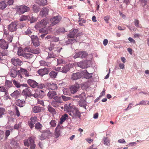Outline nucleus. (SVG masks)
<instances>
[{
	"instance_id": "f03ea898",
	"label": "nucleus",
	"mask_w": 149,
	"mask_h": 149,
	"mask_svg": "<svg viewBox=\"0 0 149 149\" xmlns=\"http://www.w3.org/2000/svg\"><path fill=\"white\" fill-rule=\"evenodd\" d=\"M15 8L16 10L17 13L19 14H22L28 12L30 10L29 7L24 5L16 6L15 7Z\"/></svg>"
},
{
	"instance_id": "f257e3e1",
	"label": "nucleus",
	"mask_w": 149,
	"mask_h": 149,
	"mask_svg": "<svg viewBox=\"0 0 149 149\" xmlns=\"http://www.w3.org/2000/svg\"><path fill=\"white\" fill-rule=\"evenodd\" d=\"M49 20L45 18L38 22L35 26V27L37 29L38 28H42L39 30V31L40 33H43L48 31L51 29V28L49 27Z\"/></svg>"
},
{
	"instance_id": "79ce46f5",
	"label": "nucleus",
	"mask_w": 149,
	"mask_h": 149,
	"mask_svg": "<svg viewBox=\"0 0 149 149\" xmlns=\"http://www.w3.org/2000/svg\"><path fill=\"white\" fill-rule=\"evenodd\" d=\"M5 84L6 86L8 88L11 87L13 86L12 83L11 81H6Z\"/></svg>"
},
{
	"instance_id": "aec40b11",
	"label": "nucleus",
	"mask_w": 149,
	"mask_h": 149,
	"mask_svg": "<svg viewBox=\"0 0 149 149\" xmlns=\"http://www.w3.org/2000/svg\"><path fill=\"white\" fill-rule=\"evenodd\" d=\"M61 127L59 125H58L56 127L55 131V136L56 138H57L60 136L61 133Z\"/></svg>"
},
{
	"instance_id": "2f4dec72",
	"label": "nucleus",
	"mask_w": 149,
	"mask_h": 149,
	"mask_svg": "<svg viewBox=\"0 0 149 149\" xmlns=\"http://www.w3.org/2000/svg\"><path fill=\"white\" fill-rule=\"evenodd\" d=\"M29 52L34 54H38L40 53V50L38 48H35L30 49Z\"/></svg>"
},
{
	"instance_id": "a18cd8bd",
	"label": "nucleus",
	"mask_w": 149,
	"mask_h": 149,
	"mask_svg": "<svg viewBox=\"0 0 149 149\" xmlns=\"http://www.w3.org/2000/svg\"><path fill=\"white\" fill-rule=\"evenodd\" d=\"M40 65L41 66H49L50 64L49 63H47L45 62L44 61H40Z\"/></svg>"
},
{
	"instance_id": "c756f323",
	"label": "nucleus",
	"mask_w": 149,
	"mask_h": 149,
	"mask_svg": "<svg viewBox=\"0 0 149 149\" xmlns=\"http://www.w3.org/2000/svg\"><path fill=\"white\" fill-rule=\"evenodd\" d=\"M20 93V92L19 91L16 90L11 93L10 95L13 97L17 98L19 95Z\"/></svg>"
},
{
	"instance_id": "13d9d810",
	"label": "nucleus",
	"mask_w": 149,
	"mask_h": 149,
	"mask_svg": "<svg viewBox=\"0 0 149 149\" xmlns=\"http://www.w3.org/2000/svg\"><path fill=\"white\" fill-rule=\"evenodd\" d=\"M42 125L39 123H37L35 125V127L36 129H39L41 128Z\"/></svg>"
},
{
	"instance_id": "39448f33",
	"label": "nucleus",
	"mask_w": 149,
	"mask_h": 149,
	"mask_svg": "<svg viewBox=\"0 0 149 149\" xmlns=\"http://www.w3.org/2000/svg\"><path fill=\"white\" fill-rule=\"evenodd\" d=\"M61 18L59 16L56 17H54L51 18L50 19L51 24L49 25V27H51L52 29V26H54L56 24L58 23L61 20Z\"/></svg>"
},
{
	"instance_id": "5fc2aeb1",
	"label": "nucleus",
	"mask_w": 149,
	"mask_h": 149,
	"mask_svg": "<svg viewBox=\"0 0 149 149\" xmlns=\"http://www.w3.org/2000/svg\"><path fill=\"white\" fill-rule=\"evenodd\" d=\"M57 63L58 64H62L65 63V62L61 58L57 59Z\"/></svg>"
},
{
	"instance_id": "ddd939ff",
	"label": "nucleus",
	"mask_w": 149,
	"mask_h": 149,
	"mask_svg": "<svg viewBox=\"0 0 149 149\" xmlns=\"http://www.w3.org/2000/svg\"><path fill=\"white\" fill-rule=\"evenodd\" d=\"M32 91V89L30 87H28L24 89L22 92V93L23 95L25 96H31Z\"/></svg>"
},
{
	"instance_id": "0eeeda50",
	"label": "nucleus",
	"mask_w": 149,
	"mask_h": 149,
	"mask_svg": "<svg viewBox=\"0 0 149 149\" xmlns=\"http://www.w3.org/2000/svg\"><path fill=\"white\" fill-rule=\"evenodd\" d=\"M88 54L86 52L81 51L79 52L78 53H76L73 56L74 58L78 57L83 58H85L88 55Z\"/></svg>"
},
{
	"instance_id": "de8ad7c7",
	"label": "nucleus",
	"mask_w": 149,
	"mask_h": 149,
	"mask_svg": "<svg viewBox=\"0 0 149 149\" xmlns=\"http://www.w3.org/2000/svg\"><path fill=\"white\" fill-rule=\"evenodd\" d=\"M21 71L22 74H24L26 77L29 76L28 72L26 69H22L21 70Z\"/></svg>"
},
{
	"instance_id": "603ef678",
	"label": "nucleus",
	"mask_w": 149,
	"mask_h": 149,
	"mask_svg": "<svg viewBox=\"0 0 149 149\" xmlns=\"http://www.w3.org/2000/svg\"><path fill=\"white\" fill-rule=\"evenodd\" d=\"M17 54L19 56L24 55V51L21 48H19L17 51Z\"/></svg>"
},
{
	"instance_id": "338daca9",
	"label": "nucleus",
	"mask_w": 149,
	"mask_h": 149,
	"mask_svg": "<svg viewBox=\"0 0 149 149\" xmlns=\"http://www.w3.org/2000/svg\"><path fill=\"white\" fill-rule=\"evenodd\" d=\"M59 40V38L55 37V36H52V40L51 42H58Z\"/></svg>"
},
{
	"instance_id": "412c9836",
	"label": "nucleus",
	"mask_w": 149,
	"mask_h": 149,
	"mask_svg": "<svg viewBox=\"0 0 149 149\" xmlns=\"http://www.w3.org/2000/svg\"><path fill=\"white\" fill-rule=\"evenodd\" d=\"M48 12L49 9L47 8L44 7L40 11V15L41 16L45 17L48 15Z\"/></svg>"
},
{
	"instance_id": "a19ab883",
	"label": "nucleus",
	"mask_w": 149,
	"mask_h": 149,
	"mask_svg": "<svg viewBox=\"0 0 149 149\" xmlns=\"http://www.w3.org/2000/svg\"><path fill=\"white\" fill-rule=\"evenodd\" d=\"M48 56L46 57L47 59H50L52 58H54L56 56V55L53 53L48 52Z\"/></svg>"
},
{
	"instance_id": "58836bf2",
	"label": "nucleus",
	"mask_w": 149,
	"mask_h": 149,
	"mask_svg": "<svg viewBox=\"0 0 149 149\" xmlns=\"http://www.w3.org/2000/svg\"><path fill=\"white\" fill-rule=\"evenodd\" d=\"M54 100L60 104L62 102L61 98V97L55 96L54 97Z\"/></svg>"
},
{
	"instance_id": "8fccbe9b",
	"label": "nucleus",
	"mask_w": 149,
	"mask_h": 149,
	"mask_svg": "<svg viewBox=\"0 0 149 149\" xmlns=\"http://www.w3.org/2000/svg\"><path fill=\"white\" fill-rule=\"evenodd\" d=\"M28 19V16L23 15L21 16L19 18V20L21 21H23Z\"/></svg>"
},
{
	"instance_id": "7c9ffc66",
	"label": "nucleus",
	"mask_w": 149,
	"mask_h": 149,
	"mask_svg": "<svg viewBox=\"0 0 149 149\" xmlns=\"http://www.w3.org/2000/svg\"><path fill=\"white\" fill-rule=\"evenodd\" d=\"M68 115L66 114H65L64 115L62 116L60 118V123L62 124L63 122L65 121V120L68 118Z\"/></svg>"
},
{
	"instance_id": "1a4fd4ad",
	"label": "nucleus",
	"mask_w": 149,
	"mask_h": 149,
	"mask_svg": "<svg viewBox=\"0 0 149 149\" xmlns=\"http://www.w3.org/2000/svg\"><path fill=\"white\" fill-rule=\"evenodd\" d=\"M18 24L17 22H13L9 24L8 26V29L11 32L15 31L17 29V26Z\"/></svg>"
},
{
	"instance_id": "a878e982",
	"label": "nucleus",
	"mask_w": 149,
	"mask_h": 149,
	"mask_svg": "<svg viewBox=\"0 0 149 149\" xmlns=\"http://www.w3.org/2000/svg\"><path fill=\"white\" fill-rule=\"evenodd\" d=\"M32 110L34 113H37L41 111V108L39 106H34Z\"/></svg>"
},
{
	"instance_id": "b1692460",
	"label": "nucleus",
	"mask_w": 149,
	"mask_h": 149,
	"mask_svg": "<svg viewBox=\"0 0 149 149\" xmlns=\"http://www.w3.org/2000/svg\"><path fill=\"white\" fill-rule=\"evenodd\" d=\"M49 71L47 69L44 68L43 69H40L38 71V74L42 76L45 74H48Z\"/></svg>"
},
{
	"instance_id": "2eb2a0df",
	"label": "nucleus",
	"mask_w": 149,
	"mask_h": 149,
	"mask_svg": "<svg viewBox=\"0 0 149 149\" xmlns=\"http://www.w3.org/2000/svg\"><path fill=\"white\" fill-rule=\"evenodd\" d=\"M8 43L4 39H0V47L3 49H7L8 47Z\"/></svg>"
},
{
	"instance_id": "dca6fc26",
	"label": "nucleus",
	"mask_w": 149,
	"mask_h": 149,
	"mask_svg": "<svg viewBox=\"0 0 149 149\" xmlns=\"http://www.w3.org/2000/svg\"><path fill=\"white\" fill-rule=\"evenodd\" d=\"M29 85L32 88H35L38 86V83L35 81L31 79H29L27 81Z\"/></svg>"
},
{
	"instance_id": "f3484780",
	"label": "nucleus",
	"mask_w": 149,
	"mask_h": 149,
	"mask_svg": "<svg viewBox=\"0 0 149 149\" xmlns=\"http://www.w3.org/2000/svg\"><path fill=\"white\" fill-rule=\"evenodd\" d=\"M11 62L12 64L15 66L21 65L22 63V61L18 58H13L11 59Z\"/></svg>"
},
{
	"instance_id": "e433bc0d",
	"label": "nucleus",
	"mask_w": 149,
	"mask_h": 149,
	"mask_svg": "<svg viewBox=\"0 0 149 149\" xmlns=\"http://www.w3.org/2000/svg\"><path fill=\"white\" fill-rule=\"evenodd\" d=\"M79 106L81 107L84 108L85 109H86V105H87V104L86 101L85 100H81L79 102Z\"/></svg>"
},
{
	"instance_id": "bb28decb",
	"label": "nucleus",
	"mask_w": 149,
	"mask_h": 149,
	"mask_svg": "<svg viewBox=\"0 0 149 149\" xmlns=\"http://www.w3.org/2000/svg\"><path fill=\"white\" fill-rule=\"evenodd\" d=\"M56 94V93L55 91H49L47 93V95L50 99L53 98L54 99V97Z\"/></svg>"
},
{
	"instance_id": "37998d69",
	"label": "nucleus",
	"mask_w": 149,
	"mask_h": 149,
	"mask_svg": "<svg viewBox=\"0 0 149 149\" xmlns=\"http://www.w3.org/2000/svg\"><path fill=\"white\" fill-rule=\"evenodd\" d=\"M48 110L49 112L52 114H55L56 113V111L55 109L52 107L48 106L47 107Z\"/></svg>"
},
{
	"instance_id": "774afa93",
	"label": "nucleus",
	"mask_w": 149,
	"mask_h": 149,
	"mask_svg": "<svg viewBox=\"0 0 149 149\" xmlns=\"http://www.w3.org/2000/svg\"><path fill=\"white\" fill-rule=\"evenodd\" d=\"M30 23H33L37 20V19L34 17L32 16L31 18H30Z\"/></svg>"
},
{
	"instance_id": "4c0bfd02",
	"label": "nucleus",
	"mask_w": 149,
	"mask_h": 149,
	"mask_svg": "<svg viewBox=\"0 0 149 149\" xmlns=\"http://www.w3.org/2000/svg\"><path fill=\"white\" fill-rule=\"evenodd\" d=\"M63 94L64 95H70L71 93L70 89H68V88H64L63 90Z\"/></svg>"
},
{
	"instance_id": "69168bd1",
	"label": "nucleus",
	"mask_w": 149,
	"mask_h": 149,
	"mask_svg": "<svg viewBox=\"0 0 149 149\" xmlns=\"http://www.w3.org/2000/svg\"><path fill=\"white\" fill-rule=\"evenodd\" d=\"M61 97H62L63 100L65 101H68L70 100V97H67L63 95L61 96Z\"/></svg>"
},
{
	"instance_id": "cd10ccee",
	"label": "nucleus",
	"mask_w": 149,
	"mask_h": 149,
	"mask_svg": "<svg viewBox=\"0 0 149 149\" xmlns=\"http://www.w3.org/2000/svg\"><path fill=\"white\" fill-rule=\"evenodd\" d=\"M25 101L24 100H17L16 102V105L20 107H23L25 104Z\"/></svg>"
},
{
	"instance_id": "6e6552de",
	"label": "nucleus",
	"mask_w": 149,
	"mask_h": 149,
	"mask_svg": "<svg viewBox=\"0 0 149 149\" xmlns=\"http://www.w3.org/2000/svg\"><path fill=\"white\" fill-rule=\"evenodd\" d=\"M69 115L71 116L73 118H76L77 117L80 118L81 115L80 113L78 110L75 108L71 111V113H69Z\"/></svg>"
},
{
	"instance_id": "052dcab7",
	"label": "nucleus",
	"mask_w": 149,
	"mask_h": 149,
	"mask_svg": "<svg viewBox=\"0 0 149 149\" xmlns=\"http://www.w3.org/2000/svg\"><path fill=\"white\" fill-rule=\"evenodd\" d=\"M10 134V131L9 130H7L6 131L5 133V139H7L8 137L9 136Z\"/></svg>"
},
{
	"instance_id": "864d4df0",
	"label": "nucleus",
	"mask_w": 149,
	"mask_h": 149,
	"mask_svg": "<svg viewBox=\"0 0 149 149\" xmlns=\"http://www.w3.org/2000/svg\"><path fill=\"white\" fill-rule=\"evenodd\" d=\"M60 104V103L57 102L54 100L52 101L51 102L52 105L54 107H58L59 105Z\"/></svg>"
},
{
	"instance_id": "e2e57ef3",
	"label": "nucleus",
	"mask_w": 149,
	"mask_h": 149,
	"mask_svg": "<svg viewBox=\"0 0 149 149\" xmlns=\"http://www.w3.org/2000/svg\"><path fill=\"white\" fill-rule=\"evenodd\" d=\"M39 96L40 97H43L45 95V93L43 91L40 90L39 91Z\"/></svg>"
},
{
	"instance_id": "4468645a",
	"label": "nucleus",
	"mask_w": 149,
	"mask_h": 149,
	"mask_svg": "<svg viewBox=\"0 0 149 149\" xmlns=\"http://www.w3.org/2000/svg\"><path fill=\"white\" fill-rule=\"evenodd\" d=\"M32 42L35 46H38L39 45L38 39L37 36L33 35L31 37Z\"/></svg>"
},
{
	"instance_id": "9d476101",
	"label": "nucleus",
	"mask_w": 149,
	"mask_h": 149,
	"mask_svg": "<svg viewBox=\"0 0 149 149\" xmlns=\"http://www.w3.org/2000/svg\"><path fill=\"white\" fill-rule=\"evenodd\" d=\"M75 107L71 103L69 104H66L64 106V111L68 112L69 113H71L72 111L75 108Z\"/></svg>"
},
{
	"instance_id": "473e14b6",
	"label": "nucleus",
	"mask_w": 149,
	"mask_h": 149,
	"mask_svg": "<svg viewBox=\"0 0 149 149\" xmlns=\"http://www.w3.org/2000/svg\"><path fill=\"white\" fill-rule=\"evenodd\" d=\"M10 74L11 77L15 78L17 75V71L13 69L11 70L10 72Z\"/></svg>"
},
{
	"instance_id": "c85d7f7f",
	"label": "nucleus",
	"mask_w": 149,
	"mask_h": 149,
	"mask_svg": "<svg viewBox=\"0 0 149 149\" xmlns=\"http://www.w3.org/2000/svg\"><path fill=\"white\" fill-rule=\"evenodd\" d=\"M8 6L6 1H3L0 2V9H3Z\"/></svg>"
},
{
	"instance_id": "a211bd4d",
	"label": "nucleus",
	"mask_w": 149,
	"mask_h": 149,
	"mask_svg": "<svg viewBox=\"0 0 149 149\" xmlns=\"http://www.w3.org/2000/svg\"><path fill=\"white\" fill-rule=\"evenodd\" d=\"M81 74L79 72L73 73L71 75V79L72 80H76L81 78Z\"/></svg>"
},
{
	"instance_id": "7ed1b4c3",
	"label": "nucleus",
	"mask_w": 149,
	"mask_h": 149,
	"mask_svg": "<svg viewBox=\"0 0 149 149\" xmlns=\"http://www.w3.org/2000/svg\"><path fill=\"white\" fill-rule=\"evenodd\" d=\"M24 145L28 147L30 146V149H35L36 145L34 144V141L33 139L30 137L28 139L24 141Z\"/></svg>"
},
{
	"instance_id": "423d86ee",
	"label": "nucleus",
	"mask_w": 149,
	"mask_h": 149,
	"mask_svg": "<svg viewBox=\"0 0 149 149\" xmlns=\"http://www.w3.org/2000/svg\"><path fill=\"white\" fill-rule=\"evenodd\" d=\"M90 63V61H84L78 62L77 63V65L78 67L84 69L87 68L89 66V63Z\"/></svg>"
},
{
	"instance_id": "20e7f679",
	"label": "nucleus",
	"mask_w": 149,
	"mask_h": 149,
	"mask_svg": "<svg viewBox=\"0 0 149 149\" xmlns=\"http://www.w3.org/2000/svg\"><path fill=\"white\" fill-rule=\"evenodd\" d=\"M52 136V133L49 130H45L39 136V139L40 140H44L46 138H49Z\"/></svg>"
},
{
	"instance_id": "bf43d9fd",
	"label": "nucleus",
	"mask_w": 149,
	"mask_h": 149,
	"mask_svg": "<svg viewBox=\"0 0 149 149\" xmlns=\"http://www.w3.org/2000/svg\"><path fill=\"white\" fill-rule=\"evenodd\" d=\"M32 33V31L30 28H28L25 32V33L26 35L31 34Z\"/></svg>"
},
{
	"instance_id": "09e8293b",
	"label": "nucleus",
	"mask_w": 149,
	"mask_h": 149,
	"mask_svg": "<svg viewBox=\"0 0 149 149\" xmlns=\"http://www.w3.org/2000/svg\"><path fill=\"white\" fill-rule=\"evenodd\" d=\"M40 8L38 6L35 5H34L33 6V10L35 12L37 13L40 10Z\"/></svg>"
},
{
	"instance_id": "c9c22d12",
	"label": "nucleus",
	"mask_w": 149,
	"mask_h": 149,
	"mask_svg": "<svg viewBox=\"0 0 149 149\" xmlns=\"http://www.w3.org/2000/svg\"><path fill=\"white\" fill-rule=\"evenodd\" d=\"M6 113L5 109L3 107H0V118L3 117V116Z\"/></svg>"
},
{
	"instance_id": "f8f14e48",
	"label": "nucleus",
	"mask_w": 149,
	"mask_h": 149,
	"mask_svg": "<svg viewBox=\"0 0 149 149\" xmlns=\"http://www.w3.org/2000/svg\"><path fill=\"white\" fill-rule=\"evenodd\" d=\"M80 86L79 84H76L72 85L69 87L70 92L72 94H74L76 93L78 91Z\"/></svg>"
},
{
	"instance_id": "393cba45",
	"label": "nucleus",
	"mask_w": 149,
	"mask_h": 149,
	"mask_svg": "<svg viewBox=\"0 0 149 149\" xmlns=\"http://www.w3.org/2000/svg\"><path fill=\"white\" fill-rule=\"evenodd\" d=\"M23 56L28 60H30L33 61L34 60L33 55L30 53H25L24 54Z\"/></svg>"
},
{
	"instance_id": "0e129e2a",
	"label": "nucleus",
	"mask_w": 149,
	"mask_h": 149,
	"mask_svg": "<svg viewBox=\"0 0 149 149\" xmlns=\"http://www.w3.org/2000/svg\"><path fill=\"white\" fill-rule=\"evenodd\" d=\"M15 110L16 115L17 116L19 117L20 116V112L19 111L18 107L16 106H15Z\"/></svg>"
},
{
	"instance_id": "5701e85b",
	"label": "nucleus",
	"mask_w": 149,
	"mask_h": 149,
	"mask_svg": "<svg viewBox=\"0 0 149 149\" xmlns=\"http://www.w3.org/2000/svg\"><path fill=\"white\" fill-rule=\"evenodd\" d=\"M61 72L64 73H66L70 69L69 64H66L63 66L61 68Z\"/></svg>"
},
{
	"instance_id": "72a5a7b5",
	"label": "nucleus",
	"mask_w": 149,
	"mask_h": 149,
	"mask_svg": "<svg viewBox=\"0 0 149 149\" xmlns=\"http://www.w3.org/2000/svg\"><path fill=\"white\" fill-rule=\"evenodd\" d=\"M37 3L42 6H44L47 4L46 0H38L37 1Z\"/></svg>"
},
{
	"instance_id": "4be33fe9",
	"label": "nucleus",
	"mask_w": 149,
	"mask_h": 149,
	"mask_svg": "<svg viewBox=\"0 0 149 149\" xmlns=\"http://www.w3.org/2000/svg\"><path fill=\"white\" fill-rule=\"evenodd\" d=\"M47 86L49 89L52 90H56L58 88L57 84L53 83H47Z\"/></svg>"
},
{
	"instance_id": "4d7b16f0",
	"label": "nucleus",
	"mask_w": 149,
	"mask_h": 149,
	"mask_svg": "<svg viewBox=\"0 0 149 149\" xmlns=\"http://www.w3.org/2000/svg\"><path fill=\"white\" fill-rule=\"evenodd\" d=\"M77 41L75 39H70L68 40L67 42L68 44H72Z\"/></svg>"
},
{
	"instance_id": "c03bdc74",
	"label": "nucleus",
	"mask_w": 149,
	"mask_h": 149,
	"mask_svg": "<svg viewBox=\"0 0 149 149\" xmlns=\"http://www.w3.org/2000/svg\"><path fill=\"white\" fill-rule=\"evenodd\" d=\"M57 74V73L54 71H52L50 72L49 75L51 77L54 78L56 77Z\"/></svg>"
},
{
	"instance_id": "9b49d317",
	"label": "nucleus",
	"mask_w": 149,
	"mask_h": 149,
	"mask_svg": "<svg viewBox=\"0 0 149 149\" xmlns=\"http://www.w3.org/2000/svg\"><path fill=\"white\" fill-rule=\"evenodd\" d=\"M78 32V30L74 29L70 31L68 35V37L70 38H73L75 37H78L80 35V33L77 34Z\"/></svg>"
},
{
	"instance_id": "49530a36",
	"label": "nucleus",
	"mask_w": 149,
	"mask_h": 149,
	"mask_svg": "<svg viewBox=\"0 0 149 149\" xmlns=\"http://www.w3.org/2000/svg\"><path fill=\"white\" fill-rule=\"evenodd\" d=\"M79 96V99L80 100H85L84 99L86 98L85 93L84 92H83L80 94Z\"/></svg>"
},
{
	"instance_id": "f704fd0d",
	"label": "nucleus",
	"mask_w": 149,
	"mask_h": 149,
	"mask_svg": "<svg viewBox=\"0 0 149 149\" xmlns=\"http://www.w3.org/2000/svg\"><path fill=\"white\" fill-rule=\"evenodd\" d=\"M104 144L107 146H109L110 145V141L109 139L107 137H104L103 139Z\"/></svg>"
},
{
	"instance_id": "6e6d98bb",
	"label": "nucleus",
	"mask_w": 149,
	"mask_h": 149,
	"mask_svg": "<svg viewBox=\"0 0 149 149\" xmlns=\"http://www.w3.org/2000/svg\"><path fill=\"white\" fill-rule=\"evenodd\" d=\"M13 82L14 85L17 88H19L21 86V84L15 80H13Z\"/></svg>"
},
{
	"instance_id": "ea45409f",
	"label": "nucleus",
	"mask_w": 149,
	"mask_h": 149,
	"mask_svg": "<svg viewBox=\"0 0 149 149\" xmlns=\"http://www.w3.org/2000/svg\"><path fill=\"white\" fill-rule=\"evenodd\" d=\"M55 44L51 43L50 46L46 49L47 50L48 49L50 51L52 50L55 51L56 50H54L55 48Z\"/></svg>"
},
{
	"instance_id": "680f3d73",
	"label": "nucleus",
	"mask_w": 149,
	"mask_h": 149,
	"mask_svg": "<svg viewBox=\"0 0 149 149\" xmlns=\"http://www.w3.org/2000/svg\"><path fill=\"white\" fill-rule=\"evenodd\" d=\"M147 102V101L142 100L139 103L136 104V106L140 105H146Z\"/></svg>"
},
{
	"instance_id": "3c124183",
	"label": "nucleus",
	"mask_w": 149,
	"mask_h": 149,
	"mask_svg": "<svg viewBox=\"0 0 149 149\" xmlns=\"http://www.w3.org/2000/svg\"><path fill=\"white\" fill-rule=\"evenodd\" d=\"M49 124L51 125V127H54L56 125V121L54 120H52L50 122Z\"/></svg>"
},
{
	"instance_id": "6ab92c4d",
	"label": "nucleus",
	"mask_w": 149,
	"mask_h": 149,
	"mask_svg": "<svg viewBox=\"0 0 149 149\" xmlns=\"http://www.w3.org/2000/svg\"><path fill=\"white\" fill-rule=\"evenodd\" d=\"M37 119L36 117H31L30 120L28 122V124L31 128H32L34 127V125L37 122Z\"/></svg>"
}]
</instances>
